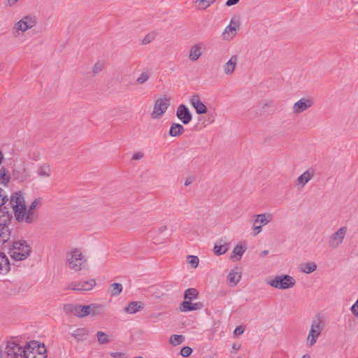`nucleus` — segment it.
Returning a JSON list of instances; mask_svg holds the SVG:
<instances>
[{"label":"nucleus","mask_w":358,"mask_h":358,"mask_svg":"<svg viewBox=\"0 0 358 358\" xmlns=\"http://www.w3.org/2000/svg\"><path fill=\"white\" fill-rule=\"evenodd\" d=\"M185 132L184 127L179 123H172L169 134L172 137L179 136Z\"/></svg>","instance_id":"28"},{"label":"nucleus","mask_w":358,"mask_h":358,"mask_svg":"<svg viewBox=\"0 0 358 358\" xmlns=\"http://www.w3.org/2000/svg\"><path fill=\"white\" fill-rule=\"evenodd\" d=\"M90 306H94L96 308H93L91 309V314L92 315H101L103 312V306L98 303H92Z\"/></svg>","instance_id":"41"},{"label":"nucleus","mask_w":358,"mask_h":358,"mask_svg":"<svg viewBox=\"0 0 358 358\" xmlns=\"http://www.w3.org/2000/svg\"><path fill=\"white\" fill-rule=\"evenodd\" d=\"M350 310H351V312L353 314V315L357 317H358V306L352 305Z\"/></svg>","instance_id":"51"},{"label":"nucleus","mask_w":358,"mask_h":358,"mask_svg":"<svg viewBox=\"0 0 358 358\" xmlns=\"http://www.w3.org/2000/svg\"><path fill=\"white\" fill-rule=\"evenodd\" d=\"M353 305H357V306H358V299H357V301H356Z\"/></svg>","instance_id":"59"},{"label":"nucleus","mask_w":358,"mask_h":358,"mask_svg":"<svg viewBox=\"0 0 358 358\" xmlns=\"http://www.w3.org/2000/svg\"><path fill=\"white\" fill-rule=\"evenodd\" d=\"M7 201L8 198L5 191L0 188V207L4 205Z\"/></svg>","instance_id":"46"},{"label":"nucleus","mask_w":358,"mask_h":358,"mask_svg":"<svg viewBox=\"0 0 358 358\" xmlns=\"http://www.w3.org/2000/svg\"><path fill=\"white\" fill-rule=\"evenodd\" d=\"M244 331L245 329L242 326H238L234 329V334L235 336H240L243 334Z\"/></svg>","instance_id":"47"},{"label":"nucleus","mask_w":358,"mask_h":358,"mask_svg":"<svg viewBox=\"0 0 358 358\" xmlns=\"http://www.w3.org/2000/svg\"><path fill=\"white\" fill-rule=\"evenodd\" d=\"M205 50V45L203 42H198L190 47L189 52V59L192 62L197 61L202 55Z\"/></svg>","instance_id":"15"},{"label":"nucleus","mask_w":358,"mask_h":358,"mask_svg":"<svg viewBox=\"0 0 358 358\" xmlns=\"http://www.w3.org/2000/svg\"><path fill=\"white\" fill-rule=\"evenodd\" d=\"M36 173L38 176L48 178L52 174V170L49 164H43L38 166Z\"/></svg>","instance_id":"29"},{"label":"nucleus","mask_w":358,"mask_h":358,"mask_svg":"<svg viewBox=\"0 0 358 358\" xmlns=\"http://www.w3.org/2000/svg\"><path fill=\"white\" fill-rule=\"evenodd\" d=\"M300 271L310 274L317 269V264L313 262H308L301 264L299 266Z\"/></svg>","instance_id":"31"},{"label":"nucleus","mask_w":358,"mask_h":358,"mask_svg":"<svg viewBox=\"0 0 358 358\" xmlns=\"http://www.w3.org/2000/svg\"><path fill=\"white\" fill-rule=\"evenodd\" d=\"M167 229V227L166 225H162L159 227L158 231L159 233H163Z\"/></svg>","instance_id":"54"},{"label":"nucleus","mask_w":358,"mask_h":358,"mask_svg":"<svg viewBox=\"0 0 358 358\" xmlns=\"http://www.w3.org/2000/svg\"><path fill=\"white\" fill-rule=\"evenodd\" d=\"M357 358H358V357H357Z\"/></svg>","instance_id":"60"},{"label":"nucleus","mask_w":358,"mask_h":358,"mask_svg":"<svg viewBox=\"0 0 358 358\" xmlns=\"http://www.w3.org/2000/svg\"><path fill=\"white\" fill-rule=\"evenodd\" d=\"M9 217L8 213L0 210V243H4L10 237L9 229L6 224Z\"/></svg>","instance_id":"12"},{"label":"nucleus","mask_w":358,"mask_h":358,"mask_svg":"<svg viewBox=\"0 0 358 358\" xmlns=\"http://www.w3.org/2000/svg\"><path fill=\"white\" fill-rule=\"evenodd\" d=\"M10 205L16 220L18 222L31 223L36 215L29 212L26 207L24 196L21 192H15L10 197Z\"/></svg>","instance_id":"1"},{"label":"nucleus","mask_w":358,"mask_h":358,"mask_svg":"<svg viewBox=\"0 0 358 358\" xmlns=\"http://www.w3.org/2000/svg\"><path fill=\"white\" fill-rule=\"evenodd\" d=\"M143 308V303L141 301H133L124 308V311L129 314H134Z\"/></svg>","instance_id":"27"},{"label":"nucleus","mask_w":358,"mask_h":358,"mask_svg":"<svg viewBox=\"0 0 358 358\" xmlns=\"http://www.w3.org/2000/svg\"><path fill=\"white\" fill-rule=\"evenodd\" d=\"M41 203V199H36L29 206L28 210L29 212L31 213L32 214H35L34 210Z\"/></svg>","instance_id":"43"},{"label":"nucleus","mask_w":358,"mask_h":358,"mask_svg":"<svg viewBox=\"0 0 358 358\" xmlns=\"http://www.w3.org/2000/svg\"><path fill=\"white\" fill-rule=\"evenodd\" d=\"M241 279V272L238 267L232 268L227 276V280L231 286H236Z\"/></svg>","instance_id":"24"},{"label":"nucleus","mask_w":358,"mask_h":358,"mask_svg":"<svg viewBox=\"0 0 358 358\" xmlns=\"http://www.w3.org/2000/svg\"><path fill=\"white\" fill-rule=\"evenodd\" d=\"M97 341L100 344H106L110 342L108 336L103 331H97L96 333Z\"/></svg>","instance_id":"38"},{"label":"nucleus","mask_w":358,"mask_h":358,"mask_svg":"<svg viewBox=\"0 0 358 358\" xmlns=\"http://www.w3.org/2000/svg\"><path fill=\"white\" fill-rule=\"evenodd\" d=\"M188 264L194 268H196L199 266V259L195 255L187 256Z\"/></svg>","instance_id":"40"},{"label":"nucleus","mask_w":358,"mask_h":358,"mask_svg":"<svg viewBox=\"0 0 358 358\" xmlns=\"http://www.w3.org/2000/svg\"><path fill=\"white\" fill-rule=\"evenodd\" d=\"M85 262L86 258L80 249L74 248L68 255L67 266L75 271L82 270Z\"/></svg>","instance_id":"6"},{"label":"nucleus","mask_w":358,"mask_h":358,"mask_svg":"<svg viewBox=\"0 0 358 358\" xmlns=\"http://www.w3.org/2000/svg\"><path fill=\"white\" fill-rule=\"evenodd\" d=\"M323 329L324 326L320 320H316L312 322L310 329L306 338V346L308 348H311L316 343Z\"/></svg>","instance_id":"7"},{"label":"nucleus","mask_w":358,"mask_h":358,"mask_svg":"<svg viewBox=\"0 0 358 358\" xmlns=\"http://www.w3.org/2000/svg\"><path fill=\"white\" fill-rule=\"evenodd\" d=\"M266 284L271 287L278 289H288L294 287L296 280L293 276L282 274L267 279Z\"/></svg>","instance_id":"5"},{"label":"nucleus","mask_w":358,"mask_h":358,"mask_svg":"<svg viewBox=\"0 0 358 358\" xmlns=\"http://www.w3.org/2000/svg\"><path fill=\"white\" fill-rule=\"evenodd\" d=\"M37 348L34 350L30 349L27 353L28 358H46V355L45 353L46 352V348L44 344L41 345V343L37 341Z\"/></svg>","instance_id":"20"},{"label":"nucleus","mask_w":358,"mask_h":358,"mask_svg":"<svg viewBox=\"0 0 358 358\" xmlns=\"http://www.w3.org/2000/svg\"><path fill=\"white\" fill-rule=\"evenodd\" d=\"M202 303L200 302L192 303L189 300H185L180 305V310L181 312L197 310L202 308Z\"/></svg>","instance_id":"22"},{"label":"nucleus","mask_w":358,"mask_h":358,"mask_svg":"<svg viewBox=\"0 0 358 358\" xmlns=\"http://www.w3.org/2000/svg\"><path fill=\"white\" fill-rule=\"evenodd\" d=\"M240 348L239 346L236 347L235 345H233V349H234L235 350H238Z\"/></svg>","instance_id":"57"},{"label":"nucleus","mask_w":358,"mask_h":358,"mask_svg":"<svg viewBox=\"0 0 358 358\" xmlns=\"http://www.w3.org/2000/svg\"><path fill=\"white\" fill-rule=\"evenodd\" d=\"M93 308H96V306L90 305H68L65 306L64 309L66 311H70L73 313L75 315H76L78 317H84L91 314V309Z\"/></svg>","instance_id":"13"},{"label":"nucleus","mask_w":358,"mask_h":358,"mask_svg":"<svg viewBox=\"0 0 358 358\" xmlns=\"http://www.w3.org/2000/svg\"><path fill=\"white\" fill-rule=\"evenodd\" d=\"M348 229L346 227H341L328 238L327 243L330 248L336 249L343 242L346 236Z\"/></svg>","instance_id":"9"},{"label":"nucleus","mask_w":358,"mask_h":358,"mask_svg":"<svg viewBox=\"0 0 358 358\" xmlns=\"http://www.w3.org/2000/svg\"><path fill=\"white\" fill-rule=\"evenodd\" d=\"M110 356L113 358H127V356L123 352H111Z\"/></svg>","instance_id":"48"},{"label":"nucleus","mask_w":358,"mask_h":358,"mask_svg":"<svg viewBox=\"0 0 358 358\" xmlns=\"http://www.w3.org/2000/svg\"><path fill=\"white\" fill-rule=\"evenodd\" d=\"M314 176V171L313 169H308L300 175L296 181V185H300L303 187Z\"/></svg>","instance_id":"23"},{"label":"nucleus","mask_w":358,"mask_h":358,"mask_svg":"<svg viewBox=\"0 0 358 358\" xmlns=\"http://www.w3.org/2000/svg\"><path fill=\"white\" fill-rule=\"evenodd\" d=\"M240 0H227L226 2L227 6H231L238 3Z\"/></svg>","instance_id":"52"},{"label":"nucleus","mask_w":358,"mask_h":358,"mask_svg":"<svg viewBox=\"0 0 358 358\" xmlns=\"http://www.w3.org/2000/svg\"><path fill=\"white\" fill-rule=\"evenodd\" d=\"M301 358H310V357L308 355H305Z\"/></svg>","instance_id":"58"},{"label":"nucleus","mask_w":358,"mask_h":358,"mask_svg":"<svg viewBox=\"0 0 358 358\" xmlns=\"http://www.w3.org/2000/svg\"><path fill=\"white\" fill-rule=\"evenodd\" d=\"M215 0H196L195 4L197 9L204 10L215 3Z\"/></svg>","instance_id":"35"},{"label":"nucleus","mask_w":358,"mask_h":358,"mask_svg":"<svg viewBox=\"0 0 358 358\" xmlns=\"http://www.w3.org/2000/svg\"><path fill=\"white\" fill-rule=\"evenodd\" d=\"M192 182V180H189V179H187L185 182V186H188L189 185H190Z\"/></svg>","instance_id":"56"},{"label":"nucleus","mask_w":358,"mask_h":358,"mask_svg":"<svg viewBox=\"0 0 358 358\" xmlns=\"http://www.w3.org/2000/svg\"><path fill=\"white\" fill-rule=\"evenodd\" d=\"M246 248L243 245L242 243H238L233 249L231 254L230 259H236L237 261L241 260L242 256L245 253Z\"/></svg>","instance_id":"26"},{"label":"nucleus","mask_w":358,"mask_h":358,"mask_svg":"<svg viewBox=\"0 0 358 358\" xmlns=\"http://www.w3.org/2000/svg\"><path fill=\"white\" fill-rule=\"evenodd\" d=\"M15 178L20 182H24L29 180L31 178L29 171H27V168L24 164L17 167L13 171Z\"/></svg>","instance_id":"19"},{"label":"nucleus","mask_w":358,"mask_h":358,"mask_svg":"<svg viewBox=\"0 0 358 358\" xmlns=\"http://www.w3.org/2000/svg\"><path fill=\"white\" fill-rule=\"evenodd\" d=\"M170 101L168 98L163 97L157 99L154 104L152 112L151 113L152 118H160L166 113Z\"/></svg>","instance_id":"10"},{"label":"nucleus","mask_w":358,"mask_h":358,"mask_svg":"<svg viewBox=\"0 0 358 358\" xmlns=\"http://www.w3.org/2000/svg\"><path fill=\"white\" fill-rule=\"evenodd\" d=\"M192 349L190 347L185 346L181 349L180 354L184 357H187L192 354Z\"/></svg>","instance_id":"45"},{"label":"nucleus","mask_w":358,"mask_h":358,"mask_svg":"<svg viewBox=\"0 0 358 358\" xmlns=\"http://www.w3.org/2000/svg\"><path fill=\"white\" fill-rule=\"evenodd\" d=\"M269 251L267 250H263L262 252H259V257L260 258H263L265 256H266L268 254Z\"/></svg>","instance_id":"53"},{"label":"nucleus","mask_w":358,"mask_h":358,"mask_svg":"<svg viewBox=\"0 0 358 358\" xmlns=\"http://www.w3.org/2000/svg\"><path fill=\"white\" fill-rule=\"evenodd\" d=\"M198 292L194 288H188L185 291L184 298L185 300H192L198 296Z\"/></svg>","instance_id":"36"},{"label":"nucleus","mask_w":358,"mask_h":358,"mask_svg":"<svg viewBox=\"0 0 358 358\" xmlns=\"http://www.w3.org/2000/svg\"><path fill=\"white\" fill-rule=\"evenodd\" d=\"M20 0H5V5L7 7L15 6Z\"/></svg>","instance_id":"49"},{"label":"nucleus","mask_w":358,"mask_h":358,"mask_svg":"<svg viewBox=\"0 0 358 358\" xmlns=\"http://www.w3.org/2000/svg\"><path fill=\"white\" fill-rule=\"evenodd\" d=\"M36 341H31L24 346H21L15 342H10L6 346V358H28L27 353L30 349L37 348Z\"/></svg>","instance_id":"3"},{"label":"nucleus","mask_w":358,"mask_h":358,"mask_svg":"<svg viewBox=\"0 0 358 358\" xmlns=\"http://www.w3.org/2000/svg\"><path fill=\"white\" fill-rule=\"evenodd\" d=\"M104 68V63L102 62H98L93 66L92 73L96 74L101 72Z\"/></svg>","instance_id":"44"},{"label":"nucleus","mask_w":358,"mask_h":358,"mask_svg":"<svg viewBox=\"0 0 358 358\" xmlns=\"http://www.w3.org/2000/svg\"><path fill=\"white\" fill-rule=\"evenodd\" d=\"M31 251V248L26 241L18 240L13 243L10 255L15 261H22L30 255Z\"/></svg>","instance_id":"4"},{"label":"nucleus","mask_w":358,"mask_h":358,"mask_svg":"<svg viewBox=\"0 0 358 358\" xmlns=\"http://www.w3.org/2000/svg\"><path fill=\"white\" fill-rule=\"evenodd\" d=\"M237 64V57L233 55L231 58L223 65V71L226 75H231L234 73Z\"/></svg>","instance_id":"25"},{"label":"nucleus","mask_w":358,"mask_h":358,"mask_svg":"<svg viewBox=\"0 0 358 358\" xmlns=\"http://www.w3.org/2000/svg\"><path fill=\"white\" fill-rule=\"evenodd\" d=\"M229 249V243L224 241L222 239H220L215 243L213 252L216 256H220L225 254Z\"/></svg>","instance_id":"21"},{"label":"nucleus","mask_w":358,"mask_h":358,"mask_svg":"<svg viewBox=\"0 0 358 358\" xmlns=\"http://www.w3.org/2000/svg\"><path fill=\"white\" fill-rule=\"evenodd\" d=\"M272 220L273 215L269 213L255 215L252 222L253 234H259L262 231V227L271 222Z\"/></svg>","instance_id":"8"},{"label":"nucleus","mask_w":358,"mask_h":358,"mask_svg":"<svg viewBox=\"0 0 358 358\" xmlns=\"http://www.w3.org/2000/svg\"><path fill=\"white\" fill-rule=\"evenodd\" d=\"M3 159H4L3 154V152L0 150V165L3 163Z\"/></svg>","instance_id":"55"},{"label":"nucleus","mask_w":358,"mask_h":358,"mask_svg":"<svg viewBox=\"0 0 358 358\" xmlns=\"http://www.w3.org/2000/svg\"><path fill=\"white\" fill-rule=\"evenodd\" d=\"M96 285L94 279H90L87 280H80L70 285V288L75 291L87 292L92 290Z\"/></svg>","instance_id":"14"},{"label":"nucleus","mask_w":358,"mask_h":358,"mask_svg":"<svg viewBox=\"0 0 358 358\" xmlns=\"http://www.w3.org/2000/svg\"><path fill=\"white\" fill-rule=\"evenodd\" d=\"M9 181L10 176L7 173L6 169L3 166L0 169V184L7 185Z\"/></svg>","instance_id":"37"},{"label":"nucleus","mask_w":358,"mask_h":358,"mask_svg":"<svg viewBox=\"0 0 358 358\" xmlns=\"http://www.w3.org/2000/svg\"><path fill=\"white\" fill-rule=\"evenodd\" d=\"M72 336L74 337L78 341H83L88 335V331L85 328H79L76 329L72 334Z\"/></svg>","instance_id":"34"},{"label":"nucleus","mask_w":358,"mask_h":358,"mask_svg":"<svg viewBox=\"0 0 358 358\" xmlns=\"http://www.w3.org/2000/svg\"><path fill=\"white\" fill-rule=\"evenodd\" d=\"M151 76L150 71L148 69H143L136 80V83L143 85L148 82Z\"/></svg>","instance_id":"30"},{"label":"nucleus","mask_w":358,"mask_h":358,"mask_svg":"<svg viewBox=\"0 0 358 358\" xmlns=\"http://www.w3.org/2000/svg\"><path fill=\"white\" fill-rule=\"evenodd\" d=\"M314 99L311 96H303L295 102L292 106V112L294 114H301L312 108L314 105Z\"/></svg>","instance_id":"11"},{"label":"nucleus","mask_w":358,"mask_h":358,"mask_svg":"<svg viewBox=\"0 0 358 358\" xmlns=\"http://www.w3.org/2000/svg\"><path fill=\"white\" fill-rule=\"evenodd\" d=\"M238 27V24L231 20L222 34V38L225 41L231 40L236 35Z\"/></svg>","instance_id":"17"},{"label":"nucleus","mask_w":358,"mask_h":358,"mask_svg":"<svg viewBox=\"0 0 358 358\" xmlns=\"http://www.w3.org/2000/svg\"><path fill=\"white\" fill-rule=\"evenodd\" d=\"M170 343L173 345H177L182 343L184 341V337L182 335H172L170 337Z\"/></svg>","instance_id":"39"},{"label":"nucleus","mask_w":358,"mask_h":358,"mask_svg":"<svg viewBox=\"0 0 358 358\" xmlns=\"http://www.w3.org/2000/svg\"><path fill=\"white\" fill-rule=\"evenodd\" d=\"M37 24L38 20L36 15L32 14L23 15L18 21L13 24L12 34L15 37H18L35 28Z\"/></svg>","instance_id":"2"},{"label":"nucleus","mask_w":358,"mask_h":358,"mask_svg":"<svg viewBox=\"0 0 358 358\" xmlns=\"http://www.w3.org/2000/svg\"><path fill=\"white\" fill-rule=\"evenodd\" d=\"M10 270V263L8 257L0 252V273H6Z\"/></svg>","instance_id":"32"},{"label":"nucleus","mask_w":358,"mask_h":358,"mask_svg":"<svg viewBox=\"0 0 358 358\" xmlns=\"http://www.w3.org/2000/svg\"><path fill=\"white\" fill-rule=\"evenodd\" d=\"M122 285L118 282H114L110 285L108 292L112 296H118L122 291Z\"/></svg>","instance_id":"33"},{"label":"nucleus","mask_w":358,"mask_h":358,"mask_svg":"<svg viewBox=\"0 0 358 358\" xmlns=\"http://www.w3.org/2000/svg\"><path fill=\"white\" fill-rule=\"evenodd\" d=\"M156 34L155 32L148 34L142 40V43L144 45L151 43L155 38Z\"/></svg>","instance_id":"42"},{"label":"nucleus","mask_w":358,"mask_h":358,"mask_svg":"<svg viewBox=\"0 0 358 358\" xmlns=\"http://www.w3.org/2000/svg\"><path fill=\"white\" fill-rule=\"evenodd\" d=\"M176 116L184 124H189L192 119V113L185 104L178 106L176 110Z\"/></svg>","instance_id":"16"},{"label":"nucleus","mask_w":358,"mask_h":358,"mask_svg":"<svg viewBox=\"0 0 358 358\" xmlns=\"http://www.w3.org/2000/svg\"><path fill=\"white\" fill-rule=\"evenodd\" d=\"M144 157V155L142 152H136L134 153L132 156V159L134 160H139L141 159Z\"/></svg>","instance_id":"50"},{"label":"nucleus","mask_w":358,"mask_h":358,"mask_svg":"<svg viewBox=\"0 0 358 358\" xmlns=\"http://www.w3.org/2000/svg\"><path fill=\"white\" fill-rule=\"evenodd\" d=\"M189 103L195 109L197 114H204L207 112V108L205 104L202 102L200 96L198 94L192 95L189 99Z\"/></svg>","instance_id":"18"}]
</instances>
